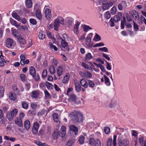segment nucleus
I'll use <instances>...</instances> for the list:
<instances>
[{"mask_svg":"<svg viewBox=\"0 0 146 146\" xmlns=\"http://www.w3.org/2000/svg\"><path fill=\"white\" fill-rule=\"evenodd\" d=\"M72 120L75 123L81 122L82 121L83 115L78 111H74L71 114Z\"/></svg>","mask_w":146,"mask_h":146,"instance_id":"obj_1","label":"nucleus"},{"mask_svg":"<svg viewBox=\"0 0 146 146\" xmlns=\"http://www.w3.org/2000/svg\"><path fill=\"white\" fill-rule=\"evenodd\" d=\"M118 144L119 146H130L129 141L127 138L121 139L118 138Z\"/></svg>","mask_w":146,"mask_h":146,"instance_id":"obj_2","label":"nucleus"},{"mask_svg":"<svg viewBox=\"0 0 146 146\" xmlns=\"http://www.w3.org/2000/svg\"><path fill=\"white\" fill-rule=\"evenodd\" d=\"M18 112V110L16 108L12 110L10 112H8L7 114V117L9 121L13 120L14 117L16 116Z\"/></svg>","mask_w":146,"mask_h":146,"instance_id":"obj_3","label":"nucleus"},{"mask_svg":"<svg viewBox=\"0 0 146 146\" xmlns=\"http://www.w3.org/2000/svg\"><path fill=\"white\" fill-rule=\"evenodd\" d=\"M38 5L37 4H36L34 6V10L36 9L35 11V15L37 18L39 20L42 19V15L41 13V10L38 8Z\"/></svg>","mask_w":146,"mask_h":146,"instance_id":"obj_4","label":"nucleus"},{"mask_svg":"<svg viewBox=\"0 0 146 146\" xmlns=\"http://www.w3.org/2000/svg\"><path fill=\"white\" fill-rule=\"evenodd\" d=\"M109 106L110 108H117L119 107L118 102L116 99L113 98L109 104Z\"/></svg>","mask_w":146,"mask_h":146,"instance_id":"obj_5","label":"nucleus"},{"mask_svg":"<svg viewBox=\"0 0 146 146\" xmlns=\"http://www.w3.org/2000/svg\"><path fill=\"white\" fill-rule=\"evenodd\" d=\"M89 143L91 145H94L95 146H101V142L100 140L98 139H94L91 138L90 139L89 141Z\"/></svg>","mask_w":146,"mask_h":146,"instance_id":"obj_6","label":"nucleus"},{"mask_svg":"<svg viewBox=\"0 0 146 146\" xmlns=\"http://www.w3.org/2000/svg\"><path fill=\"white\" fill-rule=\"evenodd\" d=\"M69 128L70 129V134H71V133L73 132L74 133V134L73 135H77L78 132V129L74 125H72L69 126Z\"/></svg>","mask_w":146,"mask_h":146,"instance_id":"obj_7","label":"nucleus"},{"mask_svg":"<svg viewBox=\"0 0 146 146\" xmlns=\"http://www.w3.org/2000/svg\"><path fill=\"white\" fill-rule=\"evenodd\" d=\"M66 134V128L64 126H62L60 128L58 134L60 137H63L65 136Z\"/></svg>","mask_w":146,"mask_h":146,"instance_id":"obj_8","label":"nucleus"},{"mask_svg":"<svg viewBox=\"0 0 146 146\" xmlns=\"http://www.w3.org/2000/svg\"><path fill=\"white\" fill-rule=\"evenodd\" d=\"M127 4L125 1H123L119 3L118 5V8L120 11L122 10L123 8H125L127 7Z\"/></svg>","mask_w":146,"mask_h":146,"instance_id":"obj_9","label":"nucleus"},{"mask_svg":"<svg viewBox=\"0 0 146 146\" xmlns=\"http://www.w3.org/2000/svg\"><path fill=\"white\" fill-rule=\"evenodd\" d=\"M10 22L11 24L16 27L19 30H21V28L16 21L12 18L10 19Z\"/></svg>","mask_w":146,"mask_h":146,"instance_id":"obj_10","label":"nucleus"},{"mask_svg":"<svg viewBox=\"0 0 146 146\" xmlns=\"http://www.w3.org/2000/svg\"><path fill=\"white\" fill-rule=\"evenodd\" d=\"M44 14L46 19L47 20H50L51 17V12L50 9L48 8H46L45 9Z\"/></svg>","mask_w":146,"mask_h":146,"instance_id":"obj_11","label":"nucleus"},{"mask_svg":"<svg viewBox=\"0 0 146 146\" xmlns=\"http://www.w3.org/2000/svg\"><path fill=\"white\" fill-rule=\"evenodd\" d=\"M113 3L111 2L105 3L103 4L102 7V9L104 10L108 9L113 5Z\"/></svg>","mask_w":146,"mask_h":146,"instance_id":"obj_12","label":"nucleus"},{"mask_svg":"<svg viewBox=\"0 0 146 146\" xmlns=\"http://www.w3.org/2000/svg\"><path fill=\"white\" fill-rule=\"evenodd\" d=\"M39 125L37 122L34 123L33 129V133L34 134H36L38 131Z\"/></svg>","mask_w":146,"mask_h":146,"instance_id":"obj_13","label":"nucleus"},{"mask_svg":"<svg viewBox=\"0 0 146 146\" xmlns=\"http://www.w3.org/2000/svg\"><path fill=\"white\" fill-rule=\"evenodd\" d=\"M122 17V14L121 12H119L117 15L114 16L113 17L114 21L116 23H117L120 20L121 18Z\"/></svg>","mask_w":146,"mask_h":146,"instance_id":"obj_14","label":"nucleus"},{"mask_svg":"<svg viewBox=\"0 0 146 146\" xmlns=\"http://www.w3.org/2000/svg\"><path fill=\"white\" fill-rule=\"evenodd\" d=\"M138 140L141 146H146V139L145 140L144 137L141 136L139 138Z\"/></svg>","mask_w":146,"mask_h":146,"instance_id":"obj_15","label":"nucleus"},{"mask_svg":"<svg viewBox=\"0 0 146 146\" xmlns=\"http://www.w3.org/2000/svg\"><path fill=\"white\" fill-rule=\"evenodd\" d=\"M13 42V41L12 39L10 38H7L6 41V46L8 48H11L12 46Z\"/></svg>","mask_w":146,"mask_h":146,"instance_id":"obj_16","label":"nucleus"},{"mask_svg":"<svg viewBox=\"0 0 146 146\" xmlns=\"http://www.w3.org/2000/svg\"><path fill=\"white\" fill-rule=\"evenodd\" d=\"M39 92L38 90L33 91L31 93L32 97L34 98H37L39 95Z\"/></svg>","mask_w":146,"mask_h":146,"instance_id":"obj_17","label":"nucleus"},{"mask_svg":"<svg viewBox=\"0 0 146 146\" xmlns=\"http://www.w3.org/2000/svg\"><path fill=\"white\" fill-rule=\"evenodd\" d=\"M59 21L58 19L57 18L56 19L54 22V30L56 31L57 30L60 25Z\"/></svg>","mask_w":146,"mask_h":146,"instance_id":"obj_18","label":"nucleus"},{"mask_svg":"<svg viewBox=\"0 0 146 146\" xmlns=\"http://www.w3.org/2000/svg\"><path fill=\"white\" fill-rule=\"evenodd\" d=\"M61 45L65 49L67 50L68 51L69 50L68 43L66 42L64 40H62Z\"/></svg>","mask_w":146,"mask_h":146,"instance_id":"obj_19","label":"nucleus"},{"mask_svg":"<svg viewBox=\"0 0 146 146\" xmlns=\"http://www.w3.org/2000/svg\"><path fill=\"white\" fill-rule=\"evenodd\" d=\"M80 82L81 85L85 88H87L88 87V84L87 81H86L84 79H82L80 80Z\"/></svg>","mask_w":146,"mask_h":146,"instance_id":"obj_20","label":"nucleus"},{"mask_svg":"<svg viewBox=\"0 0 146 146\" xmlns=\"http://www.w3.org/2000/svg\"><path fill=\"white\" fill-rule=\"evenodd\" d=\"M132 16L135 20H138L139 18V16L137 12L135 10H133L131 12Z\"/></svg>","mask_w":146,"mask_h":146,"instance_id":"obj_21","label":"nucleus"},{"mask_svg":"<svg viewBox=\"0 0 146 146\" xmlns=\"http://www.w3.org/2000/svg\"><path fill=\"white\" fill-rule=\"evenodd\" d=\"M30 74L34 78L36 74V71L35 68L33 66H31L29 68Z\"/></svg>","mask_w":146,"mask_h":146,"instance_id":"obj_22","label":"nucleus"},{"mask_svg":"<svg viewBox=\"0 0 146 146\" xmlns=\"http://www.w3.org/2000/svg\"><path fill=\"white\" fill-rule=\"evenodd\" d=\"M25 5L28 8H31L32 7V0H25Z\"/></svg>","mask_w":146,"mask_h":146,"instance_id":"obj_23","label":"nucleus"},{"mask_svg":"<svg viewBox=\"0 0 146 146\" xmlns=\"http://www.w3.org/2000/svg\"><path fill=\"white\" fill-rule=\"evenodd\" d=\"M86 44L88 47H90L92 44H91V38L89 36H88L86 37Z\"/></svg>","mask_w":146,"mask_h":146,"instance_id":"obj_24","label":"nucleus"},{"mask_svg":"<svg viewBox=\"0 0 146 146\" xmlns=\"http://www.w3.org/2000/svg\"><path fill=\"white\" fill-rule=\"evenodd\" d=\"M22 122V120L18 118H16L15 120V123L20 127L23 126Z\"/></svg>","mask_w":146,"mask_h":146,"instance_id":"obj_25","label":"nucleus"},{"mask_svg":"<svg viewBox=\"0 0 146 146\" xmlns=\"http://www.w3.org/2000/svg\"><path fill=\"white\" fill-rule=\"evenodd\" d=\"M80 23L79 21H76L74 27V33H77L78 32V29Z\"/></svg>","mask_w":146,"mask_h":146,"instance_id":"obj_26","label":"nucleus"},{"mask_svg":"<svg viewBox=\"0 0 146 146\" xmlns=\"http://www.w3.org/2000/svg\"><path fill=\"white\" fill-rule=\"evenodd\" d=\"M24 125L25 128L28 130L29 129L30 127V122L28 120H26L25 122Z\"/></svg>","mask_w":146,"mask_h":146,"instance_id":"obj_27","label":"nucleus"},{"mask_svg":"<svg viewBox=\"0 0 146 146\" xmlns=\"http://www.w3.org/2000/svg\"><path fill=\"white\" fill-rule=\"evenodd\" d=\"M75 141L74 139H70L67 141L66 143V145L67 146H72Z\"/></svg>","mask_w":146,"mask_h":146,"instance_id":"obj_28","label":"nucleus"},{"mask_svg":"<svg viewBox=\"0 0 146 146\" xmlns=\"http://www.w3.org/2000/svg\"><path fill=\"white\" fill-rule=\"evenodd\" d=\"M63 70L62 67L60 66H58L57 69V73L58 76H60L62 74Z\"/></svg>","mask_w":146,"mask_h":146,"instance_id":"obj_29","label":"nucleus"},{"mask_svg":"<svg viewBox=\"0 0 146 146\" xmlns=\"http://www.w3.org/2000/svg\"><path fill=\"white\" fill-rule=\"evenodd\" d=\"M87 82L88 86L90 88H93L95 87V84L94 81L90 80H88Z\"/></svg>","mask_w":146,"mask_h":146,"instance_id":"obj_30","label":"nucleus"},{"mask_svg":"<svg viewBox=\"0 0 146 146\" xmlns=\"http://www.w3.org/2000/svg\"><path fill=\"white\" fill-rule=\"evenodd\" d=\"M58 130L55 129L52 134L53 139L55 140L58 137Z\"/></svg>","mask_w":146,"mask_h":146,"instance_id":"obj_31","label":"nucleus"},{"mask_svg":"<svg viewBox=\"0 0 146 146\" xmlns=\"http://www.w3.org/2000/svg\"><path fill=\"white\" fill-rule=\"evenodd\" d=\"M12 16L13 18L18 21H20L21 20L20 17L16 13H13L12 14Z\"/></svg>","mask_w":146,"mask_h":146,"instance_id":"obj_32","label":"nucleus"},{"mask_svg":"<svg viewBox=\"0 0 146 146\" xmlns=\"http://www.w3.org/2000/svg\"><path fill=\"white\" fill-rule=\"evenodd\" d=\"M69 74H66L64 76L62 80V82L64 84H66L68 81L69 78Z\"/></svg>","mask_w":146,"mask_h":146,"instance_id":"obj_33","label":"nucleus"},{"mask_svg":"<svg viewBox=\"0 0 146 146\" xmlns=\"http://www.w3.org/2000/svg\"><path fill=\"white\" fill-rule=\"evenodd\" d=\"M104 82L106 84L107 86H110V80L108 77L106 75H104Z\"/></svg>","mask_w":146,"mask_h":146,"instance_id":"obj_34","label":"nucleus"},{"mask_svg":"<svg viewBox=\"0 0 146 146\" xmlns=\"http://www.w3.org/2000/svg\"><path fill=\"white\" fill-rule=\"evenodd\" d=\"M75 89L76 92H79L81 90V86L79 82H76L75 84Z\"/></svg>","mask_w":146,"mask_h":146,"instance_id":"obj_35","label":"nucleus"},{"mask_svg":"<svg viewBox=\"0 0 146 146\" xmlns=\"http://www.w3.org/2000/svg\"><path fill=\"white\" fill-rule=\"evenodd\" d=\"M69 96H70L69 101L71 102H75L76 99V97L75 94H71Z\"/></svg>","mask_w":146,"mask_h":146,"instance_id":"obj_36","label":"nucleus"},{"mask_svg":"<svg viewBox=\"0 0 146 146\" xmlns=\"http://www.w3.org/2000/svg\"><path fill=\"white\" fill-rule=\"evenodd\" d=\"M53 119L55 122H57L58 121V117L57 113H53L52 116Z\"/></svg>","mask_w":146,"mask_h":146,"instance_id":"obj_37","label":"nucleus"},{"mask_svg":"<svg viewBox=\"0 0 146 146\" xmlns=\"http://www.w3.org/2000/svg\"><path fill=\"white\" fill-rule=\"evenodd\" d=\"M93 57L90 53H88L85 56V60L86 61L90 60L93 58Z\"/></svg>","mask_w":146,"mask_h":146,"instance_id":"obj_38","label":"nucleus"},{"mask_svg":"<svg viewBox=\"0 0 146 146\" xmlns=\"http://www.w3.org/2000/svg\"><path fill=\"white\" fill-rule=\"evenodd\" d=\"M73 23V19L70 18H68L66 20V23L67 26L68 27H70L72 25Z\"/></svg>","mask_w":146,"mask_h":146,"instance_id":"obj_39","label":"nucleus"},{"mask_svg":"<svg viewBox=\"0 0 146 146\" xmlns=\"http://www.w3.org/2000/svg\"><path fill=\"white\" fill-rule=\"evenodd\" d=\"M39 38L40 39L43 40L45 38V35L44 34V33L42 31H40L38 35Z\"/></svg>","mask_w":146,"mask_h":146,"instance_id":"obj_40","label":"nucleus"},{"mask_svg":"<svg viewBox=\"0 0 146 146\" xmlns=\"http://www.w3.org/2000/svg\"><path fill=\"white\" fill-rule=\"evenodd\" d=\"M58 18L59 20L60 24H61L63 25L66 26L67 25V24L64 22V18H62L61 17H58Z\"/></svg>","mask_w":146,"mask_h":146,"instance_id":"obj_41","label":"nucleus"},{"mask_svg":"<svg viewBox=\"0 0 146 146\" xmlns=\"http://www.w3.org/2000/svg\"><path fill=\"white\" fill-rule=\"evenodd\" d=\"M15 93V94L12 92L10 93L9 94V96L10 99L12 100H15L17 98L16 95Z\"/></svg>","mask_w":146,"mask_h":146,"instance_id":"obj_42","label":"nucleus"},{"mask_svg":"<svg viewBox=\"0 0 146 146\" xmlns=\"http://www.w3.org/2000/svg\"><path fill=\"white\" fill-rule=\"evenodd\" d=\"M18 38V41L21 44H25L26 43V41L25 39L21 37H19Z\"/></svg>","mask_w":146,"mask_h":146,"instance_id":"obj_43","label":"nucleus"},{"mask_svg":"<svg viewBox=\"0 0 146 146\" xmlns=\"http://www.w3.org/2000/svg\"><path fill=\"white\" fill-rule=\"evenodd\" d=\"M85 137L83 135H80L78 139V141L81 144H84V143Z\"/></svg>","mask_w":146,"mask_h":146,"instance_id":"obj_44","label":"nucleus"},{"mask_svg":"<svg viewBox=\"0 0 146 146\" xmlns=\"http://www.w3.org/2000/svg\"><path fill=\"white\" fill-rule=\"evenodd\" d=\"M13 88L15 92V94L16 95H20V94L19 93V90H18V88L16 85H14L13 86Z\"/></svg>","mask_w":146,"mask_h":146,"instance_id":"obj_45","label":"nucleus"},{"mask_svg":"<svg viewBox=\"0 0 146 146\" xmlns=\"http://www.w3.org/2000/svg\"><path fill=\"white\" fill-rule=\"evenodd\" d=\"M101 40L100 36L97 33H95V35L94 37L93 40L96 41H100Z\"/></svg>","mask_w":146,"mask_h":146,"instance_id":"obj_46","label":"nucleus"},{"mask_svg":"<svg viewBox=\"0 0 146 146\" xmlns=\"http://www.w3.org/2000/svg\"><path fill=\"white\" fill-rule=\"evenodd\" d=\"M49 71L52 74H54L55 73V69L53 66H50L49 67Z\"/></svg>","mask_w":146,"mask_h":146,"instance_id":"obj_47","label":"nucleus"},{"mask_svg":"<svg viewBox=\"0 0 146 146\" xmlns=\"http://www.w3.org/2000/svg\"><path fill=\"white\" fill-rule=\"evenodd\" d=\"M92 29V28L89 26L85 25H84V31L86 32H87L89 30H91Z\"/></svg>","mask_w":146,"mask_h":146,"instance_id":"obj_48","label":"nucleus"},{"mask_svg":"<svg viewBox=\"0 0 146 146\" xmlns=\"http://www.w3.org/2000/svg\"><path fill=\"white\" fill-rule=\"evenodd\" d=\"M35 143L39 146H46V144L45 143H42L38 141H35Z\"/></svg>","mask_w":146,"mask_h":146,"instance_id":"obj_49","label":"nucleus"},{"mask_svg":"<svg viewBox=\"0 0 146 146\" xmlns=\"http://www.w3.org/2000/svg\"><path fill=\"white\" fill-rule=\"evenodd\" d=\"M112 142V140L111 138H108L106 141L107 146H111Z\"/></svg>","mask_w":146,"mask_h":146,"instance_id":"obj_50","label":"nucleus"},{"mask_svg":"<svg viewBox=\"0 0 146 146\" xmlns=\"http://www.w3.org/2000/svg\"><path fill=\"white\" fill-rule=\"evenodd\" d=\"M117 11L116 7L113 6L110 10L111 13L112 15H114L116 13Z\"/></svg>","mask_w":146,"mask_h":146,"instance_id":"obj_51","label":"nucleus"},{"mask_svg":"<svg viewBox=\"0 0 146 146\" xmlns=\"http://www.w3.org/2000/svg\"><path fill=\"white\" fill-rule=\"evenodd\" d=\"M46 86L48 89H52L53 85L50 83L48 82H46Z\"/></svg>","mask_w":146,"mask_h":146,"instance_id":"obj_52","label":"nucleus"},{"mask_svg":"<svg viewBox=\"0 0 146 146\" xmlns=\"http://www.w3.org/2000/svg\"><path fill=\"white\" fill-rule=\"evenodd\" d=\"M4 88L2 86H0V96L3 97L4 95Z\"/></svg>","mask_w":146,"mask_h":146,"instance_id":"obj_53","label":"nucleus"},{"mask_svg":"<svg viewBox=\"0 0 146 146\" xmlns=\"http://www.w3.org/2000/svg\"><path fill=\"white\" fill-rule=\"evenodd\" d=\"M133 29L135 31H137L139 30V28L137 25L133 21Z\"/></svg>","mask_w":146,"mask_h":146,"instance_id":"obj_54","label":"nucleus"},{"mask_svg":"<svg viewBox=\"0 0 146 146\" xmlns=\"http://www.w3.org/2000/svg\"><path fill=\"white\" fill-rule=\"evenodd\" d=\"M12 33L13 35L15 37H18L17 34H18V31L16 29H13L12 31Z\"/></svg>","mask_w":146,"mask_h":146,"instance_id":"obj_55","label":"nucleus"},{"mask_svg":"<svg viewBox=\"0 0 146 146\" xmlns=\"http://www.w3.org/2000/svg\"><path fill=\"white\" fill-rule=\"evenodd\" d=\"M44 93L45 97L48 99H49L50 98V94L46 90H44Z\"/></svg>","mask_w":146,"mask_h":146,"instance_id":"obj_56","label":"nucleus"},{"mask_svg":"<svg viewBox=\"0 0 146 146\" xmlns=\"http://www.w3.org/2000/svg\"><path fill=\"white\" fill-rule=\"evenodd\" d=\"M104 43L101 42H100L98 43H97L95 44H94L93 46L94 47H96L98 46H104Z\"/></svg>","mask_w":146,"mask_h":146,"instance_id":"obj_57","label":"nucleus"},{"mask_svg":"<svg viewBox=\"0 0 146 146\" xmlns=\"http://www.w3.org/2000/svg\"><path fill=\"white\" fill-rule=\"evenodd\" d=\"M49 46L51 48H53L54 50L55 51H57L58 50V48L56 46L53 45L52 43H49Z\"/></svg>","mask_w":146,"mask_h":146,"instance_id":"obj_58","label":"nucleus"},{"mask_svg":"<svg viewBox=\"0 0 146 146\" xmlns=\"http://www.w3.org/2000/svg\"><path fill=\"white\" fill-rule=\"evenodd\" d=\"M29 21L33 25H35L37 23L36 20L33 19H31L29 20Z\"/></svg>","mask_w":146,"mask_h":146,"instance_id":"obj_59","label":"nucleus"},{"mask_svg":"<svg viewBox=\"0 0 146 146\" xmlns=\"http://www.w3.org/2000/svg\"><path fill=\"white\" fill-rule=\"evenodd\" d=\"M105 17L107 19H109L110 17V15L109 11H107L105 14Z\"/></svg>","mask_w":146,"mask_h":146,"instance_id":"obj_60","label":"nucleus"},{"mask_svg":"<svg viewBox=\"0 0 146 146\" xmlns=\"http://www.w3.org/2000/svg\"><path fill=\"white\" fill-rule=\"evenodd\" d=\"M106 68L109 70H111V65L110 64V63L106 61Z\"/></svg>","mask_w":146,"mask_h":146,"instance_id":"obj_61","label":"nucleus"},{"mask_svg":"<svg viewBox=\"0 0 146 146\" xmlns=\"http://www.w3.org/2000/svg\"><path fill=\"white\" fill-rule=\"evenodd\" d=\"M73 90V88H69L67 89L66 94L67 95L69 96V94L72 92Z\"/></svg>","mask_w":146,"mask_h":146,"instance_id":"obj_62","label":"nucleus"},{"mask_svg":"<svg viewBox=\"0 0 146 146\" xmlns=\"http://www.w3.org/2000/svg\"><path fill=\"white\" fill-rule=\"evenodd\" d=\"M116 138L117 136L116 135H114L113 136V146H116Z\"/></svg>","mask_w":146,"mask_h":146,"instance_id":"obj_63","label":"nucleus"},{"mask_svg":"<svg viewBox=\"0 0 146 146\" xmlns=\"http://www.w3.org/2000/svg\"><path fill=\"white\" fill-rule=\"evenodd\" d=\"M21 78L23 81H25L26 79V76L24 74H21L20 75Z\"/></svg>","mask_w":146,"mask_h":146,"instance_id":"obj_64","label":"nucleus"}]
</instances>
